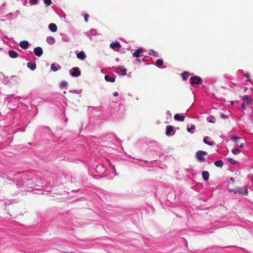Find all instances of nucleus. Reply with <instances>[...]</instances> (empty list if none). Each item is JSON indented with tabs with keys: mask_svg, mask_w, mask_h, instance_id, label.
<instances>
[{
	"mask_svg": "<svg viewBox=\"0 0 253 253\" xmlns=\"http://www.w3.org/2000/svg\"><path fill=\"white\" fill-rule=\"evenodd\" d=\"M172 131H173V126L170 125L167 126L166 127V134L169 136Z\"/></svg>",
	"mask_w": 253,
	"mask_h": 253,
	"instance_id": "nucleus-11",
	"label": "nucleus"
},
{
	"mask_svg": "<svg viewBox=\"0 0 253 253\" xmlns=\"http://www.w3.org/2000/svg\"><path fill=\"white\" fill-rule=\"evenodd\" d=\"M8 55L11 58H16L18 56L17 52L13 50H11L8 51Z\"/></svg>",
	"mask_w": 253,
	"mask_h": 253,
	"instance_id": "nucleus-12",
	"label": "nucleus"
},
{
	"mask_svg": "<svg viewBox=\"0 0 253 253\" xmlns=\"http://www.w3.org/2000/svg\"><path fill=\"white\" fill-rule=\"evenodd\" d=\"M209 173L207 171H204L202 172V177L204 180H208L209 178Z\"/></svg>",
	"mask_w": 253,
	"mask_h": 253,
	"instance_id": "nucleus-15",
	"label": "nucleus"
},
{
	"mask_svg": "<svg viewBox=\"0 0 253 253\" xmlns=\"http://www.w3.org/2000/svg\"><path fill=\"white\" fill-rule=\"evenodd\" d=\"M229 162L232 165H235L237 163V161L232 158H229Z\"/></svg>",
	"mask_w": 253,
	"mask_h": 253,
	"instance_id": "nucleus-27",
	"label": "nucleus"
},
{
	"mask_svg": "<svg viewBox=\"0 0 253 253\" xmlns=\"http://www.w3.org/2000/svg\"><path fill=\"white\" fill-rule=\"evenodd\" d=\"M72 71L71 73L73 77H77L80 76L81 72L78 67H74L72 69Z\"/></svg>",
	"mask_w": 253,
	"mask_h": 253,
	"instance_id": "nucleus-4",
	"label": "nucleus"
},
{
	"mask_svg": "<svg viewBox=\"0 0 253 253\" xmlns=\"http://www.w3.org/2000/svg\"><path fill=\"white\" fill-rule=\"evenodd\" d=\"M209 122H211V123H214L215 121L214 120H212V119H211L210 121H209Z\"/></svg>",
	"mask_w": 253,
	"mask_h": 253,
	"instance_id": "nucleus-40",
	"label": "nucleus"
},
{
	"mask_svg": "<svg viewBox=\"0 0 253 253\" xmlns=\"http://www.w3.org/2000/svg\"><path fill=\"white\" fill-rule=\"evenodd\" d=\"M184 116L180 115L179 114H176L174 116V119L179 122H183L184 121Z\"/></svg>",
	"mask_w": 253,
	"mask_h": 253,
	"instance_id": "nucleus-10",
	"label": "nucleus"
},
{
	"mask_svg": "<svg viewBox=\"0 0 253 253\" xmlns=\"http://www.w3.org/2000/svg\"><path fill=\"white\" fill-rule=\"evenodd\" d=\"M220 117L222 119H226L227 118V116L225 115H224V114H221L220 115Z\"/></svg>",
	"mask_w": 253,
	"mask_h": 253,
	"instance_id": "nucleus-33",
	"label": "nucleus"
},
{
	"mask_svg": "<svg viewBox=\"0 0 253 253\" xmlns=\"http://www.w3.org/2000/svg\"><path fill=\"white\" fill-rule=\"evenodd\" d=\"M77 57L78 59L84 60L86 58V55L83 51H81L77 54Z\"/></svg>",
	"mask_w": 253,
	"mask_h": 253,
	"instance_id": "nucleus-8",
	"label": "nucleus"
},
{
	"mask_svg": "<svg viewBox=\"0 0 253 253\" xmlns=\"http://www.w3.org/2000/svg\"><path fill=\"white\" fill-rule=\"evenodd\" d=\"M235 193H239L243 195H247L248 194V191L247 187H245L244 188V190L243 191L241 188H237L236 190L234 191Z\"/></svg>",
	"mask_w": 253,
	"mask_h": 253,
	"instance_id": "nucleus-3",
	"label": "nucleus"
},
{
	"mask_svg": "<svg viewBox=\"0 0 253 253\" xmlns=\"http://www.w3.org/2000/svg\"><path fill=\"white\" fill-rule=\"evenodd\" d=\"M34 53L38 57H40L43 53L42 49L41 47H37L34 49Z\"/></svg>",
	"mask_w": 253,
	"mask_h": 253,
	"instance_id": "nucleus-5",
	"label": "nucleus"
},
{
	"mask_svg": "<svg viewBox=\"0 0 253 253\" xmlns=\"http://www.w3.org/2000/svg\"><path fill=\"white\" fill-rule=\"evenodd\" d=\"M27 67L31 70H34L36 68V64L35 62H29L27 63Z\"/></svg>",
	"mask_w": 253,
	"mask_h": 253,
	"instance_id": "nucleus-14",
	"label": "nucleus"
},
{
	"mask_svg": "<svg viewBox=\"0 0 253 253\" xmlns=\"http://www.w3.org/2000/svg\"><path fill=\"white\" fill-rule=\"evenodd\" d=\"M105 79L107 82H110L113 83L115 81V78L114 77H111L109 75H106L105 76Z\"/></svg>",
	"mask_w": 253,
	"mask_h": 253,
	"instance_id": "nucleus-18",
	"label": "nucleus"
},
{
	"mask_svg": "<svg viewBox=\"0 0 253 253\" xmlns=\"http://www.w3.org/2000/svg\"><path fill=\"white\" fill-rule=\"evenodd\" d=\"M190 84L191 85L195 84H200L201 83L202 79L201 78L197 76L192 77L190 78Z\"/></svg>",
	"mask_w": 253,
	"mask_h": 253,
	"instance_id": "nucleus-2",
	"label": "nucleus"
},
{
	"mask_svg": "<svg viewBox=\"0 0 253 253\" xmlns=\"http://www.w3.org/2000/svg\"><path fill=\"white\" fill-rule=\"evenodd\" d=\"M231 139L233 140L234 142H235L236 143L237 142V141L239 139V137H237V136H232L231 137Z\"/></svg>",
	"mask_w": 253,
	"mask_h": 253,
	"instance_id": "nucleus-30",
	"label": "nucleus"
},
{
	"mask_svg": "<svg viewBox=\"0 0 253 253\" xmlns=\"http://www.w3.org/2000/svg\"><path fill=\"white\" fill-rule=\"evenodd\" d=\"M51 69L54 71V72H56L58 70V68L55 65V63H52L51 64Z\"/></svg>",
	"mask_w": 253,
	"mask_h": 253,
	"instance_id": "nucleus-25",
	"label": "nucleus"
},
{
	"mask_svg": "<svg viewBox=\"0 0 253 253\" xmlns=\"http://www.w3.org/2000/svg\"><path fill=\"white\" fill-rule=\"evenodd\" d=\"M143 52V50L142 48H138L135 52L133 53V56L137 58L141 56L140 53H142Z\"/></svg>",
	"mask_w": 253,
	"mask_h": 253,
	"instance_id": "nucleus-9",
	"label": "nucleus"
},
{
	"mask_svg": "<svg viewBox=\"0 0 253 253\" xmlns=\"http://www.w3.org/2000/svg\"><path fill=\"white\" fill-rule=\"evenodd\" d=\"M231 105H233L234 104V102L233 101H231Z\"/></svg>",
	"mask_w": 253,
	"mask_h": 253,
	"instance_id": "nucleus-41",
	"label": "nucleus"
},
{
	"mask_svg": "<svg viewBox=\"0 0 253 253\" xmlns=\"http://www.w3.org/2000/svg\"><path fill=\"white\" fill-rule=\"evenodd\" d=\"M209 139V136L205 137L203 139L204 142L208 145H213V143H214L213 142V141H209V140H208Z\"/></svg>",
	"mask_w": 253,
	"mask_h": 253,
	"instance_id": "nucleus-19",
	"label": "nucleus"
},
{
	"mask_svg": "<svg viewBox=\"0 0 253 253\" xmlns=\"http://www.w3.org/2000/svg\"><path fill=\"white\" fill-rule=\"evenodd\" d=\"M113 95H114V96H117L118 95V92H117V91L114 92H113Z\"/></svg>",
	"mask_w": 253,
	"mask_h": 253,
	"instance_id": "nucleus-37",
	"label": "nucleus"
},
{
	"mask_svg": "<svg viewBox=\"0 0 253 253\" xmlns=\"http://www.w3.org/2000/svg\"><path fill=\"white\" fill-rule=\"evenodd\" d=\"M230 181L232 183H234L235 182V179L233 178V177H231L230 178Z\"/></svg>",
	"mask_w": 253,
	"mask_h": 253,
	"instance_id": "nucleus-36",
	"label": "nucleus"
},
{
	"mask_svg": "<svg viewBox=\"0 0 253 253\" xmlns=\"http://www.w3.org/2000/svg\"><path fill=\"white\" fill-rule=\"evenodd\" d=\"M46 41L49 44H53L55 42V40L53 37H48Z\"/></svg>",
	"mask_w": 253,
	"mask_h": 253,
	"instance_id": "nucleus-16",
	"label": "nucleus"
},
{
	"mask_svg": "<svg viewBox=\"0 0 253 253\" xmlns=\"http://www.w3.org/2000/svg\"><path fill=\"white\" fill-rule=\"evenodd\" d=\"M182 78L183 80H186L190 76V73L188 72H184L182 74Z\"/></svg>",
	"mask_w": 253,
	"mask_h": 253,
	"instance_id": "nucleus-23",
	"label": "nucleus"
},
{
	"mask_svg": "<svg viewBox=\"0 0 253 253\" xmlns=\"http://www.w3.org/2000/svg\"><path fill=\"white\" fill-rule=\"evenodd\" d=\"M33 4H36L37 2V0H29Z\"/></svg>",
	"mask_w": 253,
	"mask_h": 253,
	"instance_id": "nucleus-35",
	"label": "nucleus"
},
{
	"mask_svg": "<svg viewBox=\"0 0 253 253\" xmlns=\"http://www.w3.org/2000/svg\"><path fill=\"white\" fill-rule=\"evenodd\" d=\"M163 60L162 59H159L157 60L156 62V65L158 67H160V66H162L163 64Z\"/></svg>",
	"mask_w": 253,
	"mask_h": 253,
	"instance_id": "nucleus-24",
	"label": "nucleus"
},
{
	"mask_svg": "<svg viewBox=\"0 0 253 253\" xmlns=\"http://www.w3.org/2000/svg\"><path fill=\"white\" fill-rule=\"evenodd\" d=\"M208 153L206 151L200 150L196 152V157L200 162H203L205 161V159L204 156L207 155Z\"/></svg>",
	"mask_w": 253,
	"mask_h": 253,
	"instance_id": "nucleus-1",
	"label": "nucleus"
},
{
	"mask_svg": "<svg viewBox=\"0 0 253 253\" xmlns=\"http://www.w3.org/2000/svg\"><path fill=\"white\" fill-rule=\"evenodd\" d=\"M242 109H243V110H246V107H245V103H243L242 104V107H241Z\"/></svg>",
	"mask_w": 253,
	"mask_h": 253,
	"instance_id": "nucleus-34",
	"label": "nucleus"
},
{
	"mask_svg": "<svg viewBox=\"0 0 253 253\" xmlns=\"http://www.w3.org/2000/svg\"><path fill=\"white\" fill-rule=\"evenodd\" d=\"M19 45L22 49H25L28 47L29 42L27 41H23L20 42Z\"/></svg>",
	"mask_w": 253,
	"mask_h": 253,
	"instance_id": "nucleus-7",
	"label": "nucleus"
},
{
	"mask_svg": "<svg viewBox=\"0 0 253 253\" xmlns=\"http://www.w3.org/2000/svg\"><path fill=\"white\" fill-rule=\"evenodd\" d=\"M232 152L234 154L237 155V154H238L239 153H240L241 152V151L237 148H234L232 150Z\"/></svg>",
	"mask_w": 253,
	"mask_h": 253,
	"instance_id": "nucleus-26",
	"label": "nucleus"
},
{
	"mask_svg": "<svg viewBox=\"0 0 253 253\" xmlns=\"http://www.w3.org/2000/svg\"><path fill=\"white\" fill-rule=\"evenodd\" d=\"M118 69L123 76H125L126 74V68L123 67H119Z\"/></svg>",
	"mask_w": 253,
	"mask_h": 253,
	"instance_id": "nucleus-21",
	"label": "nucleus"
},
{
	"mask_svg": "<svg viewBox=\"0 0 253 253\" xmlns=\"http://www.w3.org/2000/svg\"><path fill=\"white\" fill-rule=\"evenodd\" d=\"M43 2L46 6H49L51 4V0H44Z\"/></svg>",
	"mask_w": 253,
	"mask_h": 253,
	"instance_id": "nucleus-29",
	"label": "nucleus"
},
{
	"mask_svg": "<svg viewBox=\"0 0 253 253\" xmlns=\"http://www.w3.org/2000/svg\"><path fill=\"white\" fill-rule=\"evenodd\" d=\"M244 76L246 77V78H249L250 76L248 74L246 73L245 74H244Z\"/></svg>",
	"mask_w": 253,
	"mask_h": 253,
	"instance_id": "nucleus-39",
	"label": "nucleus"
},
{
	"mask_svg": "<svg viewBox=\"0 0 253 253\" xmlns=\"http://www.w3.org/2000/svg\"><path fill=\"white\" fill-rule=\"evenodd\" d=\"M88 17H89V15L88 14H87V13L85 14V15L84 16V19L86 22H88Z\"/></svg>",
	"mask_w": 253,
	"mask_h": 253,
	"instance_id": "nucleus-31",
	"label": "nucleus"
},
{
	"mask_svg": "<svg viewBox=\"0 0 253 253\" xmlns=\"http://www.w3.org/2000/svg\"><path fill=\"white\" fill-rule=\"evenodd\" d=\"M214 165L217 167L221 168L223 165V162L222 160H218L214 162Z\"/></svg>",
	"mask_w": 253,
	"mask_h": 253,
	"instance_id": "nucleus-20",
	"label": "nucleus"
},
{
	"mask_svg": "<svg viewBox=\"0 0 253 253\" xmlns=\"http://www.w3.org/2000/svg\"><path fill=\"white\" fill-rule=\"evenodd\" d=\"M121 44L117 42H116L115 43L112 42L110 44V47L113 49L114 50H116L117 51L118 50V49L121 47Z\"/></svg>",
	"mask_w": 253,
	"mask_h": 253,
	"instance_id": "nucleus-6",
	"label": "nucleus"
},
{
	"mask_svg": "<svg viewBox=\"0 0 253 253\" xmlns=\"http://www.w3.org/2000/svg\"><path fill=\"white\" fill-rule=\"evenodd\" d=\"M240 147L241 148L244 147V144L243 143H241L240 145Z\"/></svg>",
	"mask_w": 253,
	"mask_h": 253,
	"instance_id": "nucleus-38",
	"label": "nucleus"
},
{
	"mask_svg": "<svg viewBox=\"0 0 253 253\" xmlns=\"http://www.w3.org/2000/svg\"><path fill=\"white\" fill-rule=\"evenodd\" d=\"M242 100L246 102V104H249L252 102V99L249 98V96L247 95H245Z\"/></svg>",
	"mask_w": 253,
	"mask_h": 253,
	"instance_id": "nucleus-17",
	"label": "nucleus"
},
{
	"mask_svg": "<svg viewBox=\"0 0 253 253\" xmlns=\"http://www.w3.org/2000/svg\"><path fill=\"white\" fill-rule=\"evenodd\" d=\"M195 128H196L195 126L194 125H192V126H191L190 128H187V131L188 132H190L192 129H195Z\"/></svg>",
	"mask_w": 253,
	"mask_h": 253,
	"instance_id": "nucleus-32",
	"label": "nucleus"
},
{
	"mask_svg": "<svg viewBox=\"0 0 253 253\" xmlns=\"http://www.w3.org/2000/svg\"><path fill=\"white\" fill-rule=\"evenodd\" d=\"M148 53L149 55H153L154 57H157L158 56V53L157 52L154 51L153 49L149 50Z\"/></svg>",
	"mask_w": 253,
	"mask_h": 253,
	"instance_id": "nucleus-22",
	"label": "nucleus"
},
{
	"mask_svg": "<svg viewBox=\"0 0 253 253\" xmlns=\"http://www.w3.org/2000/svg\"><path fill=\"white\" fill-rule=\"evenodd\" d=\"M49 29L53 32H55L57 30V26L54 23H50L48 26Z\"/></svg>",
	"mask_w": 253,
	"mask_h": 253,
	"instance_id": "nucleus-13",
	"label": "nucleus"
},
{
	"mask_svg": "<svg viewBox=\"0 0 253 253\" xmlns=\"http://www.w3.org/2000/svg\"><path fill=\"white\" fill-rule=\"evenodd\" d=\"M67 84H68V83L67 82L62 81L60 84V87H64L66 86L67 85Z\"/></svg>",
	"mask_w": 253,
	"mask_h": 253,
	"instance_id": "nucleus-28",
	"label": "nucleus"
}]
</instances>
